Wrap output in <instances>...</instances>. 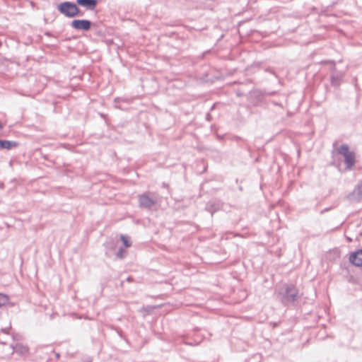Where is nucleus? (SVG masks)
<instances>
[{
  "mask_svg": "<svg viewBox=\"0 0 362 362\" xmlns=\"http://www.w3.org/2000/svg\"><path fill=\"white\" fill-rule=\"evenodd\" d=\"M59 11L69 18H73L79 13V8L77 6L71 2H64L58 5Z\"/></svg>",
  "mask_w": 362,
  "mask_h": 362,
  "instance_id": "1",
  "label": "nucleus"
},
{
  "mask_svg": "<svg viewBox=\"0 0 362 362\" xmlns=\"http://www.w3.org/2000/svg\"><path fill=\"white\" fill-rule=\"evenodd\" d=\"M337 151L344 157L347 168L351 169L355 164V153L349 151L347 145L341 146Z\"/></svg>",
  "mask_w": 362,
  "mask_h": 362,
  "instance_id": "2",
  "label": "nucleus"
},
{
  "mask_svg": "<svg viewBox=\"0 0 362 362\" xmlns=\"http://www.w3.org/2000/svg\"><path fill=\"white\" fill-rule=\"evenodd\" d=\"M91 23L88 20H74L71 22V26L76 30H88Z\"/></svg>",
  "mask_w": 362,
  "mask_h": 362,
  "instance_id": "3",
  "label": "nucleus"
},
{
  "mask_svg": "<svg viewBox=\"0 0 362 362\" xmlns=\"http://www.w3.org/2000/svg\"><path fill=\"white\" fill-rule=\"evenodd\" d=\"M349 262L356 267H362V250L351 252L349 255Z\"/></svg>",
  "mask_w": 362,
  "mask_h": 362,
  "instance_id": "4",
  "label": "nucleus"
},
{
  "mask_svg": "<svg viewBox=\"0 0 362 362\" xmlns=\"http://www.w3.org/2000/svg\"><path fill=\"white\" fill-rule=\"evenodd\" d=\"M298 290L293 285L287 286L286 288L285 299L287 301H294L298 296Z\"/></svg>",
  "mask_w": 362,
  "mask_h": 362,
  "instance_id": "5",
  "label": "nucleus"
},
{
  "mask_svg": "<svg viewBox=\"0 0 362 362\" xmlns=\"http://www.w3.org/2000/svg\"><path fill=\"white\" fill-rule=\"evenodd\" d=\"M76 3L81 6L89 9H94L97 5L96 0H76Z\"/></svg>",
  "mask_w": 362,
  "mask_h": 362,
  "instance_id": "6",
  "label": "nucleus"
},
{
  "mask_svg": "<svg viewBox=\"0 0 362 362\" xmlns=\"http://www.w3.org/2000/svg\"><path fill=\"white\" fill-rule=\"evenodd\" d=\"M139 202L141 206L145 207H151L155 204V200L147 195H141L139 197Z\"/></svg>",
  "mask_w": 362,
  "mask_h": 362,
  "instance_id": "7",
  "label": "nucleus"
},
{
  "mask_svg": "<svg viewBox=\"0 0 362 362\" xmlns=\"http://www.w3.org/2000/svg\"><path fill=\"white\" fill-rule=\"evenodd\" d=\"M17 146L18 143L15 141L0 140L1 149H11L12 148L16 147Z\"/></svg>",
  "mask_w": 362,
  "mask_h": 362,
  "instance_id": "8",
  "label": "nucleus"
},
{
  "mask_svg": "<svg viewBox=\"0 0 362 362\" xmlns=\"http://www.w3.org/2000/svg\"><path fill=\"white\" fill-rule=\"evenodd\" d=\"M8 303V298L7 296L0 293V307L7 305Z\"/></svg>",
  "mask_w": 362,
  "mask_h": 362,
  "instance_id": "9",
  "label": "nucleus"
},
{
  "mask_svg": "<svg viewBox=\"0 0 362 362\" xmlns=\"http://www.w3.org/2000/svg\"><path fill=\"white\" fill-rule=\"evenodd\" d=\"M121 240L126 247H129L131 246V241H130V238L129 237L125 236V235H122Z\"/></svg>",
  "mask_w": 362,
  "mask_h": 362,
  "instance_id": "10",
  "label": "nucleus"
},
{
  "mask_svg": "<svg viewBox=\"0 0 362 362\" xmlns=\"http://www.w3.org/2000/svg\"><path fill=\"white\" fill-rule=\"evenodd\" d=\"M3 128V126L2 124L0 123V129H1Z\"/></svg>",
  "mask_w": 362,
  "mask_h": 362,
  "instance_id": "11",
  "label": "nucleus"
},
{
  "mask_svg": "<svg viewBox=\"0 0 362 362\" xmlns=\"http://www.w3.org/2000/svg\"><path fill=\"white\" fill-rule=\"evenodd\" d=\"M361 187H362V185H361Z\"/></svg>",
  "mask_w": 362,
  "mask_h": 362,
  "instance_id": "12",
  "label": "nucleus"
}]
</instances>
